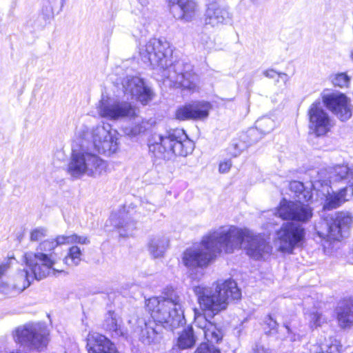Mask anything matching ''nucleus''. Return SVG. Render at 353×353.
Returning <instances> with one entry per match:
<instances>
[{"mask_svg":"<svg viewBox=\"0 0 353 353\" xmlns=\"http://www.w3.org/2000/svg\"><path fill=\"white\" fill-rule=\"evenodd\" d=\"M350 82V78L345 73L336 74L332 79V83L340 88L347 87Z\"/></svg>","mask_w":353,"mask_h":353,"instance_id":"nucleus-41","label":"nucleus"},{"mask_svg":"<svg viewBox=\"0 0 353 353\" xmlns=\"http://www.w3.org/2000/svg\"><path fill=\"white\" fill-rule=\"evenodd\" d=\"M320 171L327 172L325 179L331 181V183L347 179L352 176V172L346 165H338L329 170H321Z\"/></svg>","mask_w":353,"mask_h":353,"instance_id":"nucleus-30","label":"nucleus"},{"mask_svg":"<svg viewBox=\"0 0 353 353\" xmlns=\"http://www.w3.org/2000/svg\"><path fill=\"white\" fill-rule=\"evenodd\" d=\"M22 263L26 268L19 270L10 279L14 284V288L19 293L28 288L34 280H41L50 274L49 265L51 259L41 253H34L28 251L23 253Z\"/></svg>","mask_w":353,"mask_h":353,"instance_id":"nucleus-8","label":"nucleus"},{"mask_svg":"<svg viewBox=\"0 0 353 353\" xmlns=\"http://www.w3.org/2000/svg\"><path fill=\"white\" fill-rule=\"evenodd\" d=\"M83 251L77 245L72 246L67 256L64 258V263L68 266H77L82 260Z\"/></svg>","mask_w":353,"mask_h":353,"instance_id":"nucleus-36","label":"nucleus"},{"mask_svg":"<svg viewBox=\"0 0 353 353\" xmlns=\"http://www.w3.org/2000/svg\"><path fill=\"white\" fill-rule=\"evenodd\" d=\"M290 189L294 192L297 200L310 201L312 197L311 192L305 190L303 183L300 181H292L290 183Z\"/></svg>","mask_w":353,"mask_h":353,"instance_id":"nucleus-35","label":"nucleus"},{"mask_svg":"<svg viewBox=\"0 0 353 353\" xmlns=\"http://www.w3.org/2000/svg\"><path fill=\"white\" fill-rule=\"evenodd\" d=\"M170 10L174 12L179 8V12L174 16L178 19L186 22L192 21L199 12V6L195 0H166Z\"/></svg>","mask_w":353,"mask_h":353,"instance_id":"nucleus-20","label":"nucleus"},{"mask_svg":"<svg viewBox=\"0 0 353 353\" xmlns=\"http://www.w3.org/2000/svg\"><path fill=\"white\" fill-rule=\"evenodd\" d=\"M139 326L141 327L140 339L143 343L150 344L156 341L159 334V330L157 328V325L154 321H139Z\"/></svg>","mask_w":353,"mask_h":353,"instance_id":"nucleus-27","label":"nucleus"},{"mask_svg":"<svg viewBox=\"0 0 353 353\" xmlns=\"http://www.w3.org/2000/svg\"><path fill=\"white\" fill-rule=\"evenodd\" d=\"M224 253H232L243 248L253 259H260L270 255L272 247L264 237L247 228L235 225L221 226Z\"/></svg>","mask_w":353,"mask_h":353,"instance_id":"nucleus-2","label":"nucleus"},{"mask_svg":"<svg viewBox=\"0 0 353 353\" xmlns=\"http://www.w3.org/2000/svg\"><path fill=\"white\" fill-rule=\"evenodd\" d=\"M279 79H281L283 81L285 84L289 81V77L286 73L279 72L278 75V78L276 79V82L279 81Z\"/></svg>","mask_w":353,"mask_h":353,"instance_id":"nucleus-48","label":"nucleus"},{"mask_svg":"<svg viewBox=\"0 0 353 353\" xmlns=\"http://www.w3.org/2000/svg\"><path fill=\"white\" fill-rule=\"evenodd\" d=\"M49 330L42 323H29L17 327L14 332L17 343L39 351L46 348L49 343Z\"/></svg>","mask_w":353,"mask_h":353,"instance_id":"nucleus-11","label":"nucleus"},{"mask_svg":"<svg viewBox=\"0 0 353 353\" xmlns=\"http://www.w3.org/2000/svg\"><path fill=\"white\" fill-rule=\"evenodd\" d=\"M307 349L309 353H341L337 344L323 336L311 341Z\"/></svg>","mask_w":353,"mask_h":353,"instance_id":"nucleus-26","label":"nucleus"},{"mask_svg":"<svg viewBox=\"0 0 353 353\" xmlns=\"http://www.w3.org/2000/svg\"><path fill=\"white\" fill-rule=\"evenodd\" d=\"M309 130L316 137L325 135L333 127V121L320 102L313 103L308 110Z\"/></svg>","mask_w":353,"mask_h":353,"instance_id":"nucleus-16","label":"nucleus"},{"mask_svg":"<svg viewBox=\"0 0 353 353\" xmlns=\"http://www.w3.org/2000/svg\"><path fill=\"white\" fill-rule=\"evenodd\" d=\"M194 353H221L220 350L213 345L207 343H201L196 350Z\"/></svg>","mask_w":353,"mask_h":353,"instance_id":"nucleus-43","label":"nucleus"},{"mask_svg":"<svg viewBox=\"0 0 353 353\" xmlns=\"http://www.w3.org/2000/svg\"><path fill=\"white\" fill-rule=\"evenodd\" d=\"M172 50L165 39H151L139 48L142 61L153 69L163 70V76L175 87H181L191 91L199 88V77L193 72L189 63L176 61L171 63Z\"/></svg>","mask_w":353,"mask_h":353,"instance_id":"nucleus-1","label":"nucleus"},{"mask_svg":"<svg viewBox=\"0 0 353 353\" xmlns=\"http://www.w3.org/2000/svg\"><path fill=\"white\" fill-rule=\"evenodd\" d=\"M71 243L87 245L90 243V240L87 236H79L75 234L70 235H59L54 239H48L41 242L34 253H41L48 256L52 261V263L49 265V270L53 273L54 272H62V270H59L54 268L57 259L54 250L58 246Z\"/></svg>","mask_w":353,"mask_h":353,"instance_id":"nucleus-13","label":"nucleus"},{"mask_svg":"<svg viewBox=\"0 0 353 353\" xmlns=\"http://www.w3.org/2000/svg\"><path fill=\"white\" fill-rule=\"evenodd\" d=\"M77 139L86 141L94 151L110 156L119 148V134L110 125H97L91 129L83 125L75 134Z\"/></svg>","mask_w":353,"mask_h":353,"instance_id":"nucleus-9","label":"nucleus"},{"mask_svg":"<svg viewBox=\"0 0 353 353\" xmlns=\"http://www.w3.org/2000/svg\"><path fill=\"white\" fill-rule=\"evenodd\" d=\"M99 115L110 121H121L132 119L137 116V108L119 96H110L103 94L101 99L97 104Z\"/></svg>","mask_w":353,"mask_h":353,"instance_id":"nucleus-10","label":"nucleus"},{"mask_svg":"<svg viewBox=\"0 0 353 353\" xmlns=\"http://www.w3.org/2000/svg\"><path fill=\"white\" fill-rule=\"evenodd\" d=\"M350 58H351V59L353 61V50L351 51V53H350Z\"/></svg>","mask_w":353,"mask_h":353,"instance_id":"nucleus-51","label":"nucleus"},{"mask_svg":"<svg viewBox=\"0 0 353 353\" xmlns=\"http://www.w3.org/2000/svg\"><path fill=\"white\" fill-rule=\"evenodd\" d=\"M108 221L111 225L119 230V234L122 236L132 235L136 228L135 222L131 219L125 208L112 213Z\"/></svg>","mask_w":353,"mask_h":353,"instance_id":"nucleus-23","label":"nucleus"},{"mask_svg":"<svg viewBox=\"0 0 353 353\" xmlns=\"http://www.w3.org/2000/svg\"><path fill=\"white\" fill-rule=\"evenodd\" d=\"M47 236V229L39 227L33 229L30 234V241H39Z\"/></svg>","mask_w":353,"mask_h":353,"instance_id":"nucleus-39","label":"nucleus"},{"mask_svg":"<svg viewBox=\"0 0 353 353\" xmlns=\"http://www.w3.org/2000/svg\"><path fill=\"white\" fill-rule=\"evenodd\" d=\"M162 298L152 297L146 301V308L151 318L164 327L173 330L183 324L182 300L173 290H168Z\"/></svg>","mask_w":353,"mask_h":353,"instance_id":"nucleus-4","label":"nucleus"},{"mask_svg":"<svg viewBox=\"0 0 353 353\" xmlns=\"http://www.w3.org/2000/svg\"><path fill=\"white\" fill-rule=\"evenodd\" d=\"M139 1L143 6H147L149 3V0H139Z\"/></svg>","mask_w":353,"mask_h":353,"instance_id":"nucleus-50","label":"nucleus"},{"mask_svg":"<svg viewBox=\"0 0 353 353\" xmlns=\"http://www.w3.org/2000/svg\"><path fill=\"white\" fill-rule=\"evenodd\" d=\"M14 288V284L10 280L9 282H0V292L9 296H15L20 294Z\"/></svg>","mask_w":353,"mask_h":353,"instance_id":"nucleus-40","label":"nucleus"},{"mask_svg":"<svg viewBox=\"0 0 353 353\" xmlns=\"http://www.w3.org/2000/svg\"><path fill=\"white\" fill-rule=\"evenodd\" d=\"M310 326L311 328H316L327 322L325 317L319 312H312L310 314Z\"/></svg>","mask_w":353,"mask_h":353,"instance_id":"nucleus-37","label":"nucleus"},{"mask_svg":"<svg viewBox=\"0 0 353 353\" xmlns=\"http://www.w3.org/2000/svg\"><path fill=\"white\" fill-rule=\"evenodd\" d=\"M103 327L105 330L112 332L115 336H124L127 334L126 330L122 326L121 317L114 311H108L106 314Z\"/></svg>","mask_w":353,"mask_h":353,"instance_id":"nucleus-25","label":"nucleus"},{"mask_svg":"<svg viewBox=\"0 0 353 353\" xmlns=\"http://www.w3.org/2000/svg\"><path fill=\"white\" fill-rule=\"evenodd\" d=\"M106 162L94 153L86 141L81 142L75 137L68 172L73 177L86 175L97 177L105 172Z\"/></svg>","mask_w":353,"mask_h":353,"instance_id":"nucleus-5","label":"nucleus"},{"mask_svg":"<svg viewBox=\"0 0 353 353\" xmlns=\"http://www.w3.org/2000/svg\"><path fill=\"white\" fill-rule=\"evenodd\" d=\"M264 325V329L266 330L267 334H273L276 332L278 323L271 316L268 315L265 317Z\"/></svg>","mask_w":353,"mask_h":353,"instance_id":"nucleus-42","label":"nucleus"},{"mask_svg":"<svg viewBox=\"0 0 353 353\" xmlns=\"http://www.w3.org/2000/svg\"><path fill=\"white\" fill-rule=\"evenodd\" d=\"M123 92L131 96L143 105L148 104L154 98V93L144 80L138 76H127L121 83Z\"/></svg>","mask_w":353,"mask_h":353,"instance_id":"nucleus-17","label":"nucleus"},{"mask_svg":"<svg viewBox=\"0 0 353 353\" xmlns=\"http://www.w3.org/2000/svg\"><path fill=\"white\" fill-rule=\"evenodd\" d=\"M194 324L200 328L205 339L210 343H218L222 339L223 334L216 325L208 321L205 316L194 310Z\"/></svg>","mask_w":353,"mask_h":353,"instance_id":"nucleus-22","label":"nucleus"},{"mask_svg":"<svg viewBox=\"0 0 353 353\" xmlns=\"http://www.w3.org/2000/svg\"><path fill=\"white\" fill-rule=\"evenodd\" d=\"M353 222V217L347 212H339L325 219L322 223L327 228L325 235L333 240L340 241L345 236Z\"/></svg>","mask_w":353,"mask_h":353,"instance_id":"nucleus-18","label":"nucleus"},{"mask_svg":"<svg viewBox=\"0 0 353 353\" xmlns=\"http://www.w3.org/2000/svg\"><path fill=\"white\" fill-rule=\"evenodd\" d=\"M325 105L341 121H347L352 116L350 101L342 93L327 94L323 98Z\"/></svg>","mask_w":353,"mask_h":353,"instance_id":"nucleus-19","label":"nucleus"},{"mask_svg":"<svg viewBox=\"0 0 353 353\" xmlns=\"http://www.w3.org/2000/svg\"><path fill=\"white\" fill-rule=\"evenodd\" d=\"M308 201L296 200L288 201L283 199L276 210L279 217L284 220H292L305 223L310 220L312 216V209L304 202Z\"/></svg>","mask_w":353,"mask_h":353,"instance_id":"nucleus-15","label":"nucleus"},{"mask_svg":"<svg viewBox=\"0 0 353 353\" xmlns=\"http://www.w3.org/2000/svg\"><path fill=\"white\" fill-rule=\"evenodd\" d=\"M232 165V161L230 159L224 160L219 163V171L220 173L224 174L230 171Z\"/></svg>","mask_w":353,"mask_h":353,"instance_id":"nucleus-45","label":"nucleus"},{"mask_svg":"<svg viewBox=\"0 0 353 353\" xmlns=\"http://www.w3.org/2000/svg\"><path fill=\"white\" fill-rule=\"evenodd\" d=\"M149 150L155 157L172 160L176 156L186 157L194 150V143L183 130L176 129L164 134H154L149 142Z\"/></svg>","mask_w":353,"mask_h":353,"instance_id":"nucleus-6","label":"nucleus"},{"mask_svg":"<svg viewBox=\"0 0 353 353\" xmlns=\"http://www.w3.org/2000/svg\"><path fill=\"white\" fill-rule=\"evenodd\" d=\"M305 237L304 228L294 223H285L276 232L275 244L279 250L291 253L295 247L301 245Z\"/></svg>","mask_w":353,"mask_h":353,"instance_id":"nucleus-14","label":"nucleus"},{"mask_svg":"<svg viewBox=\"0 0 353 353\" xmlns=\"http://www.w3.org/2000/svg\"><path fill=\"white\" fill-rule=\"evenodd\" d=\"M214 285V290L203 285L193 288L201 309L212 315L226 310L230 302L241 296V290L232 279L218 281Z\"/></svg>","mask_w":353,"mask_h":353,"instance_id":"nucleus-3","label":"nucleus"},{"mask_svg":"<svg viewBox=\"0 0 353 353\" xmlns=\"http://www.w3.org/2000/svg\"><path fill=\"white\" fill-rule=\"evenodd\" d=\"M255 128L256 129H252L249 131L250 134H254L256 130H259L263 134H266L274 129L275 122L270 117H262L256 121Z\"/></svg>","mask_w":353,"mask_h":353,"instance_id":"nucleus-32","label":"nucleus"},{"mask_svg":"<svg viewBox=\"0 0 353 353\" xmlns=\"http://www.w3.org/2000/svg\"><path fill=\"white\" fill-rule=\"evenodd\" d=\"M279 73V72L275 71L273 69H268V70L263 71V74L265 77L270 78V79L278 78Z\"/></svg>","mask_w":353,"mask_h":353,"instance_id":"nucleus-47","label":"nucleus"},{"mask_svg":"<svg viewBox=\"0 0 353 353\" xmlns=\"http://www.w3.org/2000/svg\"><path fill=\"white\" fill-rule=\"evenodd\" d=\"M175 118L180 121L192 119L189 103L179 107L176 110Z\"/></svg>","mask_w":353,"mask_h":353,"instance_id":"nucleus-38","label":"nucleus"},{"mask_svg":"<svg viewBox=\"0 0 353 353\" xmlns=\"http://www.w3.org/2000/svg\"><path fill=\"white\" fill-rule=\"evenodd\" d=\"M221 228L211 230L202 238L201 243L185 250L182 263L190 268H203L209 265L217 254L223 252Z\"/></svg>","mask_w":353,"mask_h":353,"instance_id":"nucleus-7","label":"nucleus"},{"mask_svg":"<svg viewBox=\"0 0 353 353\" xmlns=\"http://www.w3.org/2000/svg\"><path fill=\"white\" fill-rule=\"evenodd\" d=\"M327 172L319 171L316 176L311 180L313 190L318 196L323 199V209L332 210L340 207L347 201V188H344L338 192L332 191L330 186L331 181L325 179Z\"/></svg>","mask_w":353,"mask_h":353,"instance_id":"nucleus-12","label":"nucleus"},{"mask_svg":"<svg viewBox=\"0 0 353 353\" xmlns=\"http://www.w3.org/2000/svg\"><path fill=\"white\" fill-rule=\"evenodd\" d=\"M285 329L287 330V332H288L287 338H288L290 339V341H296L297 340H299L300 337H299V334H296L292 332L288 325H285Z\"/></svg>","mask_w":353,"mask_h":353,"instance_id":"nucleus-46","label":"nucleus"},{"mask_svg":"<svg viewBox=\"0 0 353 353\" xmlns=\"http://www.w3.org/2000/svg\"><path fill=\"white\" fill-rule=\"evenodd\" d=\"M196 43L198 49L204 53H210L216 50L214 39L205 33H201L198 35Z\"/></svg>","mask_w":353,"mask_h":353,"instance_id":"nucleus-33","label":"nucleus"},{"mask_svg":"<svg viewBox=\"0 0 353 353\" xmlns=\"http://www.w3.org/2000/svg\"><path fill=\"white\" fill-rule=\"evenodd\" d=\"M88 353H119L114 344L104 335L90 332L86 338Z\"/></svg>","mask_w":353,"mask_h":353,"instance_id":"nucleus-21","label":"nucleus"},{"mask_svg":"<svg viewBox=\"0 0 353 353\" xmlns=\"http://www.w3.org/2000/svg\"><path fill=\"white\" fill-rule=\"evenodd\" d=\"M14 256H8V258L0 264V277L3 276L5 273L10 269L12 261L14 260Z\"/></svg>","mask_w":353,"mask_h":353,"instance_id":"nucleus-44","label":"nucleus"},{"mask_svg":"<svg viewBox=\"0 0 353 353\" xmlns=\"http://www.w3.org/2000/svg\"><path fill=\"white\" fill-rule=\"evenodd\" d=\"M254 353H270V352L268 349H265L263 346L257 345L254 349Z\"/></svg>","mask_w":353,"mask_h":353,"instance_id":"nucleus-49","label":"nucleus"},{"mask_svg":"<svg viewBox=\"0 0 353 353\" xmlns=\"http://www.w3.org/2000/svg\"><path fill=\"white\" fill-rule=\"evenodd\" d=\"M196 343V339L194 336L192 327L185 329L179 335L177 341V345L181 349H187L192 347Z\"/></svg>","mask_w":353,"mask_h":353,"instance_id":"nucleus-34","label":"nucleus"},{"mask_svg":"<svg viewBox=\"0 0 353 353\" xmlns=\"http://www.w3.org/2000/svg\"><path fill=\"white\" fill-rule=\"evenodd\" d=\"M337 320L341 328L353 325V300L346 301L337 310Z\"/></svg>","mask_w":353,"mask_h":353,"instance_id":"nucleus-29","label":"nucleus"},{"mask_svg":"<svg viewBox=\"0 0 353 353\" xmlns=\"http://www.w3.org/2000/svg\"><path fill=\"white\" fill-rule=\"evenodd\" d=\"M229 18V12L226 9L221 8L216 3H212L208 6L204 21L205 25H209L211 27H218L224 24Z\"/></svg>","mask_w":353,"mask_h":353,"instance_id":"nucleus-24","label":"nucleus"},{"mask_svg":"<svg viewBox=\"0 0 353 353\" xmlns=\"http://www.w3.org/2000/svg\"><path fill=\"white\" fill-rule=\"evenodd\" d=\"M192 120H203L209 115L211 105L206 101H195L189 103Z\"/></svg>","mask_w":353,"mask_h":353,"instance_id":"nucleus-31","label":"nucleus"},{"mask_svg":"<svg viewBox=\"0 0 353 353\" xmlns=\"http://www.w3.org/2000/svg\"><path fill=\"white\" fill-rule=\"evenodd\" d=\"M169 246V240L163 236H156L151 238L148 244L150 255L154 258H161Z\"/></svg>","mask_w":353,"mask_h":353,"instance_id":"nucleus-28","label":"nucleus"}]
</instances>
